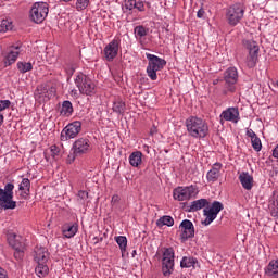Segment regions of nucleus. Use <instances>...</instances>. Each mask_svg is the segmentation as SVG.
Here are the masks:
<instances>
[{
	"label": "nucleus",
	"mask_w": 278,
	"mask_h": 278,
	"mask_svg": "<svg viewBox=\"0 0 278 278\" xmlns=\"http://www.w3.org/2000/svg\"><path fill=\"white\" fill-rule=\"evenodd\" d=\"M30 188H31V181H29V178H23L18 186V190L22 191L21 193L22 199H27V197H29Z\"/></svg>",
	"instance_id": "nucleus-24"
},
{
	"label": "nucleus",
	"mask_w": 278,
	"mask_h": 278,
	"mask_svg": "<svg viewBox=\"0 0 278 278\" xmlns=\"http://www.w3.org/2000/svg\"><path fill=\"white\" fill-rule=\"evenodd\" d=\"M14 29V25L10 20H2L0 24V34H5V31H12Z\"/></svg>",
	"instance_id": "nucleus-32"
},
{
	"label": "nucleus",
	"mask_w": 278,
	"mask_h": 278,
	"mask_svg": "<svg viewBox=\"0 0 278 278\" xmlns=\"http://www.w3.org/2000/svg\"><path fill=\"white\" fill-rule=\"evenodd\" d=\"M113 112H115L116 114H125V111L127 110V106L125 104V102L121 99H117L113 102V108H112Z\"/></svg>",
	"instance_id": "nucleus-29"
},
{
	"label": "nucleus",
	"mask_w": 278,
	"mask_h": 278,
	"mask_svg": "<svg viewBox=\"0 0 278 278\" xmlns=\"http://www.w3.org/2000/svg\"><path fill=\"white\" fill-rule=\"evenodd\" d=\"M75 155H79V154H75V152H74L73 154H70L67 156L68 164H73V162H75Z\"/></svg>",
	"instance_id": "nucleus-48"
},
{
	"label": "nucleus",
	"mask_w": 278,
	"mask_h": 278,
	"mask_svg": "<svg viewBox=\"0 0 278 278\" xmlns=\"http://www.w3.org/2000/svg\"><path fill=\"white\" fill-rule=\"evenodd\" d=\"M21 55V46H10L7 51L2 52L3 65L5 67L12 66Z\"/></svg>",
	"instance_id": "nucleus-14"
},
{
	"label": "nucleus",
	"mask_w": 278,
	"mask_h": 278,
	"mask_svg": "<svg viewBox=\"0 0 278 278\" xmlns=\"http://www.w3.org/2000/svg\"><path fill=\"white\" fill-rule=\"evenodd\" d=\"M86 199H88V192L84 190L78 191V201H80V203H84Z\"/></svg>",
	"instance_id": "nucleus-43"
},
{
	"label": "nucleus",
	"mask_w": 278,
	"mask_h": 278,
	"mask_svg": "<svg viewBox=\"0 0 278 278\" xmlns=\"http://www.w3.org/2000/svg\"><path fill=\"white\" fill-rule=\"evenodd\" d=\"M72 97H75V99L79 97V92L77 91V89L72 90Z\"/></svg>",
	"instance_id": "nucleus-52"
},
{
	"label": "nucleus",
	"mask_w": 278,
	"mask_h": 278,
	"mask_svg": "<svg viewBox=\"0 0 278 278\" xmlns=\"http://www.w3.org/2000/svg\"><path fill=\"white\" fill-rule=\"evenodd\" d=\"M4 116L3 113H0V127L3 125Z\"/></svg>",
	"instance_id": "nucleus-53"
},
{
	"label": "nucleus",
	"mask_w": 278,
	"mask_h": 278,
	"mask_svg": "<svg viewBox=\"0 0 278 278\" xmlns=\"http://www.w3.org/2000/svg\"><path fill=\"white\" fill-rule=\"evenodd\" d=\"M35 273L40 278L47 277L49 275V266H47L46 263H38Z\"/></svg>",
	"instance_id": "nucleus-31"
},
{
	"label": "nucleus",
	"mask_w": 278,
	"mask_h": 278,
	"mask_svg": "<svg viewBox=\"0 0 278 278\" xmlns=\"http://www.w3.org/2000/svg\"><path fill=\"white\" fill-rule=\"evenodd\" d=\"M247 136L249 138H251V140H253L254 138H257V135L255 134V131H253V129H248L247 130Z\"/></svg>",
	"instance_id": "nucleus-47"
},
{
	"label": "nucleus",
	"mask_w": 278,
	"mask_h": 278,
	"mask_svg": "<svg viewBox=\"0 0 278 278\" xmlns=\"http://www.w3.org/2000/svg\"><path fill=\"white\" fill-rule=\"evenodd\" d=\"M50 152H51V156L54 159L58 157V155H60V149L58 146H51Z\"/></svg>",
	"instance_id": "nucleus-44"
},
{
	"label": "nucleus",
	"mask_w": 278,
	"mask_h": 278,
	"mask_svg": "<svg viewBox=\"0 0 278 278\" xmlns=\"http://www.w3.org/2000/svg\"><path fill=\"white\" fill-rule=\"evenodd\" d=\"M222 121H228L229 123H239L240 122V111L238 108H228L220 114Z\"/></svg>",
	"instance_id": "nucleus-18"
},
{
	"label": "nucleus",
	"mask_w": 278,
	"mask_h": 278,
	"mask_svg": "<svg viewBox=\"0 0 278 278\" xmlns=\"http://www.w3.org/2000/svg\"><path fill=\"white\" fill-rule=\"evenodd\" d=\"M75 71H77V64L75 63L68 64L65 67V73H67L70 77H73Z\"/></svg>",
	"instance_id": "nucleus-40"
},
{
	"label": "nucleus",
	"mask_w": 278,
	"mask_h": 278,
	"mask_svg": "<svg viewBox=\"0 0 278 278\" xmlns=\"http://www.w3.org/2000/svg\"><path fill=\"white\" fill-rule=\"evenodd\" d=\"M0 278H8V271L0 267Z\"/></svg>",
	"instance_id": "nucleus-50"
},
{
	"label": "nucleus",
	"mask_w": 278,
	"mask_h": 278,
	"mask_svg": "<svg viewBox=\"0 0 278 278\" xmlns=\"http://www.w3.org/2000/svg\"><path fill=\"white\" fill-rule=\"evenodd\" d=\"M78 231L77 224H67L63 226V236L65 238H74Z\"/></svg>",
	"instance_id": "nucleus-27"
},
{
	"label": "nucleus",
	"mask_w": 278,
	"mask_h": 278,
	"mask_svg": "<svg viewBox=\"0 0 278 278\" xmlns=\"http://www.w3.org/2000/svg\"><path fill=\"white\" fill-rule=\"evenodd\" d=\"M222 168H223V164L215 163L206 174L207 181L211 184H214V181H218V177H220Z\"/></svg>",
	"instance_id": "nucleus-20"
},
{
	"label": "nucleus",
	"mask_w": 278,
	"mask_h": 278,
	"mask_svg": "<svg viewBox=\"0 0 278 278\" xmlns=\"http://www.w3.org/2000/svg\"><path fill=\"white\" fill-rule=\"evenodd\" d=\"M91 150L92 146L90 144V140L87 138H79L73 144L75 155H84V153H88V151Z\"/></svg>",
	"instance_id": "nucleus-16"
},
{
	"label": "nucleus",
	"mask_w": 278,
	"mask_h": 278,
	"mask_svg": "<svg viewBox=\"0 0 278 278\" xmlns=\"http://www.w3.org/2000/svg\"><path fill=\"white\" fill-rule=\"evenodd\" d=\"M148 66L146 73L151 81H157V73L166 66V60L151 53H146Z\"/></svg>",
	"instance_id": "nucleus-2"
},
{
	"label": "nucleus",
	"mask_w": 278,
	"mask_h": 278,
	"mask_svg": "<svg viewBox=\"0 0 278 278\" xmlns=\"http://www.w3.org/2000/svg\"><path fill=\"white\" fill-rule=\"evenodd\" d=\"M60 114H61V116H72L73 115V103H71V101H68V100L63 101Z\"/></svg>",
	"instance_id": "nucleus-28"
},
{
	"label": "nucleus",
	"mask_w": 278,
	"mask_h": 278,
	"mask_svg": "<svg viewBox=\"0 0 278 278\" xmlns=\"http://www.w3.org/2000/svg\"><path fill=\"white\" fill-rule=\"evenodd\" d=\"M121 202V197H118V194H114L111 199V205L113 207H116V204H118Z\"/></svg>",
	"instance_id": "nucleus-46"
},
{
	"label": "nucleus",
	"mask_w": 278,
	"mask_h": 278,
	"mask_svg": "<svg viewBox=\"0 0 278 278\" xmlns=\"http://www.w3.org/2000/svg\"><path fill=\"white\" fill-rule=\"evenodd\" d=\"M254 151H262V140L258 137L251 139Z\"/></svg>",
	"instance_id": "nucleus-39"
},
{
	"label": "nucleus",
	"mask_w": 278,
	"mask_h": 278,
	"mask_svg": "<svg viewBox=\"0 0 278 278\" xmlns=\"http://www.w3.org/2000/svg\"><path fill=\"white\" fill-rule=\"evenodd\" d=\"M264 270L267 277L278 278V260L270 261Z\"/></svg>",
	"instance_id": "nucleus-23"
},
{
	"label": "nucleus",
	"mask_w": 278,
	"mask_h": 278,
	"mask_svg": "<svg viewBox=\"0 0 278 278\" xmlns=\"http://www.w3.org/2000/svg\"><path fill=\"white\" fill-rule=\"evenodd\" d=\"M180 238L182 242H186V240L190 238H194V224L190 222V219H185L180 223Z\"/></svg>",
	"instance_id": "nucleus-17"
},
{
	"label": "nucleus",
	"mask_w": 278,
	"mask_h": 278,
	"mask_svg": "<svg viewBox=\"0 0 278 278\" xmlns=\"http://www.w3.org/2000/svg\"><path fill=\"white\" fill-rule=\"evenodd\" d=\"M129 164L134 168H138V166L142 165V152L135 151L129 155Z\"/></svg>",
	"instance_id": "nucleus-25"
},
{
	"label": "nucleus",
	"mask_w": 278,
	"mask_h": 278,
	"mask_svg": "<svg viewBox=\"0 0 278 278\" xmlns=\"http://www.w3.org/2000/svg\"><path fill=\"white\" fill-rule=\"evenodd\" d=\"M75 86L78 88L80 94H86L87 97H92L97 91V85L90 77L85 74H78L75 78Z\"/></svg>",
	"instance_id": "nucleus-5"
},
{
	"label": "nucleus",
	"mask_w": 278,
	"mask_h": 278,
	"mask_svg": "<svg viewBox=\"0 0 278 278\" xmlns=\"http://www.w3.org/2000/svg\"><path fill=\"white\" fill-rule=\"evenodd\" d=\"M149 34V29H147L144 26H137L135 27V37L136 38H144Z\"/></svg>",
	"instance_id": "nucleus-37"
},
{
	"label": "nucleus",
	"mask_w": 278,
	"mask_h": 278,
	"mask_svg": "<svg viewBox=\"0 0 278 278\" xmlns=\"http://www.w3.org/2000/svg\"><path fill=\"white\" fill-rule=\"evenodd\" d=\"M186 127L191 138H205L210 134V126L207 122L201 117L190 116L186 119Z\"/></svg>",
	"instance_id": "nucleus-1"
},
{
	"label": "nucleus",
	"mask_w": 278,
	"mask_h": 278,
	"mask_svg": "<svg viewBox=\"0 0 278 278\" xmlns=\"http://www.w3.org/2000/svg\"><path fill=\"white\" fill-rule=\"evenodd\" d=\"M244 18V7L235 3L226 9V21L230 27H236Z\"/></svg>",
	"instance_id": "nucleus-6"
},
{
	"label": "nucleus",
	"mask_w": 278,
	"mask_h": 278,
	"mask_svg": "<svg viewBox=\"0 0 278 278\" xmlns=\"http://www.w3.org/2000/svg\"><path fill=\"white\" fill-rule=\"evenodd\" d=\"M121 49V39L115 38L109 42L103 49V55L106 62H113L116 55H118V50Z\"/></svg>",
	"instance_id": "nucleus-15"
},
{
	"label": "nucleus",
	"mask_w": 278,
	"mask_h": 278,
	"mask_svg": "<svg viewBox=\"0 0 278 278\" xmlns=\"http://www.w3.org/2000/svg\"><path fill=\"white\" fill-rule=\"evenodd\" d=\"M49 14V4L47 2H36L30 9V18L34 23H42Z\"/></svg>",
	"instance_id": "nucleus-8"
},
{
	"label": "nucleus",
	"mask_w": 278,
	"mask_h": 278,
	"mask_svg": "<svg viewBox=\"0 0 278 278\" xmlns=\"http://www.w3.org/2000/svg\"><path fill=\"white\" fill-rule=\"evenodd\" d=\"M55 97V87L49 84H42L37 87L35 91V98L37 101H49Z\"/></svg>",
	"instance_id": "nucleus-12"
},
{
	"label": "nucleus",
	"mask_w": 278,
	"mask_h": 278,
	"mask_svg": "<svg viewBox=\"0 0 278 278\" xmlns=\"http://www.w3.org/2000/svg\"><path fill=\"white\" fill-rule=\"evenodd\" d=\"M206 205H210L207 199H200L191 202L189 205V212H199V210H203Z\"/></svg>",
	"instance_id": "nucleus-26"
},
{
	"label": "nucleus",
	"mask_w": 278,
	"mask_h": 278,
	"mask_svg": "<svg viewBox=\"0 0 278 278\" xmlns=\"http://www.w3.org/2000/svg\"><path fill=\"white\" fill-rule=\"evenodd\" d=\"M10 105H12V102L10 100H0V114L1 112H5V110H9Z\"/></svg>",
	"instance_id": "nucleus-41"
},
{
	"label": "nucleus",
	"mask_w": 278,
	"mask_h": 278,
	"mask_svg": "<svg viewBox=\"0 0 278 278\" xmlns=\"http://www.w3.org/2000/svg\"><path fill=\"white\" fill-rule=\"evenodd\" d=\"M181 268H192L194 266V258L192 257H184L180 262Z\"/></svg>",
	"instance_id": "nucleus-38"
},
{
	"label": "nucleus",
	"mask_w": 278,
	"mask_h": 278,
	"mask_svg": "<svg viewBox=\"0 0 278 278\" xmlns=\"http://www.w3.org/2000/svg\"><path fill=\"white\" fill-rule=\"evenodd\" d=\"M62 1H64V3H68V2L72 1V0H62Z\"/></svg>",
	"instance_id": "nucleus-55"
},
{
	"label": "nucleus",
	"mask_w": 278,
	"mask_h": 278,
	"mask_svg": "<svg viewBox=\"0 0 278 278\" xmlns=\"http://www.w3.org/2000/svg\"><path fill=\"white\" fill-rule=\"evenodd\" d=\"M124 8L126 10H136V0H125Z\"/></svg>",
	"instance_id": "nucleus-42"
},
{
	"label": "nucleus",
	"mask_w": 278,
	"mask_h": 278,
	"mask_svg": "<svg viewBox=\"0 0 278 278\" xmlns=\"http://www.w3.org/2000/svg\"><path fill=\"white\" fill-rule=\"evenodd\" d=\"M223 210V203L218 201H214L210 207H206L203 210L204 216L206 217L205 220L202 222V225H212L214 220H216V217L218 216V213Z\"/></svg>",
	"instance_id": "nucleus-11"
},
{
	"label": "nucleus",
	"mask_w": 278,
	"mask_h": 278,
	"mask_svg": "<svg viewBox=\"0 0 278 278\" xmlns=\"http://www.w3.org/2000/svg\"><path fill=\"white\" fill-rule=\"evenodd\" d=\"M175 270V250L173 248H164L162 255V273L164 277H170Z\"/></svg>",
	"instance_id": "nucleus-7"
},
{
	"label": "nucleus",
	"mask_w": 278,
	"mask_h": 278,
	"mask_svg": "<svg viewBox=\"0 0 278 278\" xmlns=\"http://www.w3.org/2000/svg\"><path fill=\"white\" fill-rule=\"evenodd\" d=\"M198 18H203L205 16V11L203 9H200L197 13Z\"/></svg>",
	"instance_id": "nucleus-49"
},
{
	"label": "nucleus",
	"mask_w": 278,
	"mask_h": 278,
	"mask_svg": "<svg viewBox=\"0 0 278 278\" xmlns=\"http://www.w3.org/2000/svg\"><path fill=\"white\" fill-rule=\"evenodd\" d=\"M156 225H157V227H164V226L173 227V225H175V219H173L168 215H164L163 217H161L156 220Z\"/></svg>",
	"instance_id": "nucleus-30"
},
{
	"label": "nucleus",
	"mask_w": 278,
	"mask_h": 278,
	"mask_svg": "<svg viewBox=\"0 0 278 278\" xmlns=\"http://www.w3.org/2000/svg\"><path fill=\"white\" fill-rule=\"evenodd\" d=\"M34 260L37 264H47L49 261V251L45 247L35 248Z\"/></svg>",
	"instance_id": "nucleus-19"
},
{
	"label": "nucleus",
	"mask_w": 278,
	"mask_h": 278,
	"mask_svg": "<svg viewBox=\"0 0 278 278\" xmlns=\"http://www.w3.org/2000/svg\"><path fill=\"white\" fill-rule=\"evenodd\" d=\"M245 47L249 51V55L245 59V64L249 68L255 67L257 64V54L260 53V46L255 41H245Z\"/></svg>",
	"instance_id": "nucleus-13"
},
{
	"label": "nucleus",
	"mask_w": 278,
	"mask_h": 278,
	"mask_svg": "<svg viewBox=\"0 0 278 278\" xmlns=\"http://www.w3.org/2000/svg\"><path fill=\"white\" fill-rule=\"evenodd\" d=\"M34 65L31 63L27 62H17V70L20 73H29V71H33Z\"/></svg>",
	"instance_id": "nucleus-34"
},
{
	"label": "nucleus",
	"mask_w": 278,
	"mask_h": 278,
	"mask_svg": "<svg viewBox=\"0 0 278 278\" xmlns=\"http://www.w3.org/2000/svg\"><path fill=\"white\" fill-rule=\"evenodd\" d=\"M0 207L3 210H16L14 201V184L8 182L4 189L0 187Z\"/></svg>",
	"instance_id": "nucleus-3"
},
{
	"label": "nucleus",
	"mask_w": 278,
	"mask_h": 278,
	"mask_svg": "<svg viewBox=\"0 0 278 278\" xmlns=\"http://www.w3.org/2000/svg\"><path fill=\"white\" fill-rule=\"evenodd\" d=\"M135 10H138L139 12H144V3L140 0H135Z\"/></svg>",
	"instance_id": "nucleus-45"
},
{
	"label": "nucleus",
	"mask_w": 278,
	"mask_h": 278,
	"mask_svg": "<svg viewBox=\"0 0 278 278\" xmlns=\"http://www.w3.org/2000/svg\"><path fill=\"white\" fill-rule=\"evenodd\" d=\"M229 90H230V92H233V87H230Z\"/></svg>",
	"instance_id": "nucleus-56"
},
{
	"label": "nucleus",
	"mask_w": 278,
	"mask_h": 278,
	"mask_svg": "<svg viewBox=\"0 0 278 278\" xmlns=\"http://www.w3.org/2000/svg\"><path fill=\"white\" fill-rule=\"evenodd\" d=\"M90 5V0H76L75 8L77 12H84Z\"/></svg>",
	"instance_id": "nucleus-35"
},
{
	"label": "nucleus",
	"mask_w": 278,
	"mask_h": 278,
	"mask_svg": "<svg viewBox=\"0 0 278 278\" xmlns=\"http://www.w3.org/2000/svg\"><path fill=\"white\" fill-rule=\"evenodd\" d=\"M224 79L227 86H233L238 83V70L230 67L225 72Z\"/></svg>",
	"instance_id": "nucleus-21"
},
{
	"label": "nucleus",
	"mask_w": 278,
	"mask_h": 278,
	"mask_svg": "<svg viewBox=\"0 0 278 278\" xmlns=\"http://www.w3.org/2000/svg\"><path fill=\"white\" fill-rule=\"evenodd\" d=\"M239 181L244 190H252L253 188V176L249 172H243L239 175Z\"/></svg>",
	"instance_id": "nucleus-22"
},
{
	"label": "nucleus",
	"mask_w": 278,
	"mask_h": 278,
	"mask_svg": "<svg viewBox=\"0 0 278 278\" xmlns=\"http://www.w3.org/2000/svg\"><path fill=\"white\" fill-rule=\"evenodd\" d=\"M131 255L132 257H136V250L132 251Z\"/></svg>",
	"instance_id": "nucleus-54"
},
{
	"label": "nucleus",
	"mask_w": 278,
	"mask_h": 278,
	"mask_svg": "<svg viewBox=\"0 0 278 278\" xmlns=\"http://www.w3.org/2000/svg\"><path fill=\"white\" fill-rule=\"evenodd\" d=\"M80 131H81V122L76 121V122L70 123L61 131L62 142H66L68 140H73L74 138H77Z\"/></svg>",
	"instance_id": "nucleus-10"
},
{
	"label": "nucleus",
	"mask_w": 278,
	"mask_h": 278,
	"mask_svg": "<svg viewBox=\"0 0 278 278\" xmlns=\"http://www.w3.org/2000/svg\"><path fill=\"white\" fill-rule=\"evenodd\" d=\"M197 194H199V189L192 185L188 187H177L173 191L175 201H190V199Z\"/></svg>",
	"instance_id": "nucleus-9"
},
{
	"label": "nucleus",
	"mask_w": 278,
	"mask_h": 278,
	"mask_svg": "<svg viewBox=\"0 0 278 278\" xmlns=\"http://www.w3.org/2000/svg\"><path fill=\"white\" fill-rule=\"evenodd\" d=\"M270 215L278 220V198H274L269 203Z\"/></svg>",
	"instance_id": "nucleus-33"
},
{
	"label": "nucleus",
	"mask_w": 278,
	"mask_h": 278,
	"mask_svg": "<svg viewBox=\"0 0 278 278\" xmlns=\"http://www.w3.org/2000/svg\"><path fill=\"white\" fill-rule=\"evenodd\" d=\"M93 242H94V244H99V242H103V237H101V238L94 237Z\"/></svg>",
	"instance_id": "nucleus-51"
},
{
	"label": "nucleus",
	"mask_w": 278,
	"mask_h": 278,
	"mask_svg": "<svg viewBox=\"0 0 278 278\" xmlns=\"http://www.w3.org/2000/svg\"><path fill=\"white\" fill-rule=\"evenodd\" d=\"M115 242L118 244L122 253H125L127 249V237H123V236L116 237Z\"/></svg>",
	"instance_id": "nucleus-36"
},
{
	"label": "nucleus",
	"mask_w": 278,
	"mask_h": 278,
	"mask_svg": "<svg viewBox=\"0 0 278 278\" xmlns=\"http://www.w3.org/2000/svg\"><path fill=\"white\" fill-rule=\"evenodd\" d=\"M8 242L14 249V257L18 262L25 257V251H27V244L25 243V238L21 235L11 232L8 235Z\"/></svg>",
	"instance_id": "nucleus-4"
}]
</instances>
